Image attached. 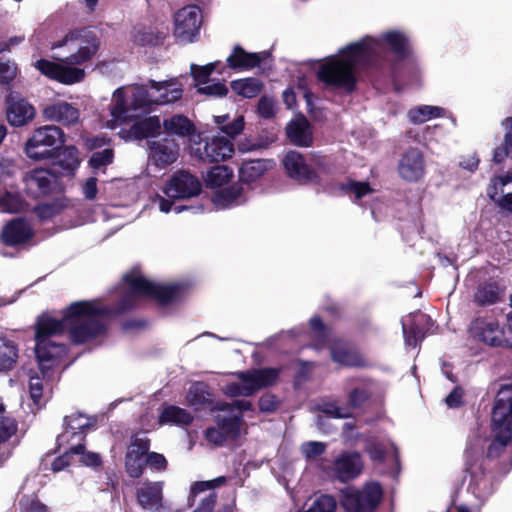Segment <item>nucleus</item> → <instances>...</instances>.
<instances>
[{"mask_svg": "<svg viewBox=\"0 0 512 512\" xmlns=\"http://www.w3.org/2000/svg\"><path fill=\"white\" fill-rule=\"evenodd\" d=\"M120 301L116 307H108L99 300L78 301L67 307L61 318L48 314L39 317L35 333V354L44 378L66 354V346L52 339L70 333L73 342L82 344L102 338L106 333V319L136 306L143 299H154L162 304L180 296L178 284H159L149 280L139 270H132L123 277Z\"/></svg>", "mask_w": 512, "mask_h": 512, "instance_id": "obj_1", "label": "nucleus"}, {"mask_svg": "<svg viewBox=\"0 0 512 512\" xmlns=\"http://www.w3.org/2000/svg\"><path fill=\"white\" fill-rule=\"evenodd\" d=\"M390 51L399 58L409 54V38L398 29L382 32L378 37L366 36L339 50L317 68V77L330 87L352 91L356 84V71L362 67H379Z\"/></svg>", "mask_w": 512, "mask_h": 512, "instance_id": "obj_2", "label": "nucleus"}, {"mask_svg": "<svg viewBox=\"0 0 512 512\" xmlns=\"http://www.w3.org/2000/svg\"><path fill=\"white\" fill-rule=\"evenodd\" d=\"M182 93V86L176 79L149 80L146 85L119 87L112 94L108 111L100 116L101 124L110 130L121 128L134 118L149 113L153 106L178 101Z\"/></svg>", "mask_w": 512, "mask_h": 512, "instance_id": "obj_3", "label": "nucleus"}, {"mask_svg": "<svg viewBox=\"0 0 512 512\" xmlns=\"http://www.w3.org/2000/svg\"><path fill=\"white\" fill-rule=\"evenodd\" d=\"M100 40L91 29H76L68 32L64 38L52 45V49L64 48L69 53L59 62L41 59L35 62V68L46 77L65 85L80 83L86 76L83 65L96 55Z\"/></svg>", "mask_w": 512, "mask_h": 512, "instance_id": "obj_4", "label": "nucleus"}, {"mask_svg": "<svg viewBox=\"0 0 512 512\" xmlns=\"http://www.w3.org/2000/svg\"><path fill=\"white\" fill-rule=\"evenodd\" d=\"M95 419L82 413H72L64 418V431L57 437V445H69L70 452L80 457V462L89 467L101 464L98 453L87 451L83 441L86 433L94 426Z\"/></svg>", "mask_w": 512, "mask_h": 512, "instance_id": "obj_5", "label": "nucleus"}, {"mask_svg": "<svg viewBox=\"0 0 512 512\" xmlns=\"http://www.w3.org/2000/svg\"><path fill=\"white\" fill-rule=\"evenodd\" d=\"M512 385H502L498 390L492 410V430L495 440L488 448V456L496 455L511 440L512 432Z\"/></svg>", "mask_w": 512, "mask_h": 512, "instance_id": "obj_6", "label": "nucleus"}, {"mask_svg": "<svg viewBox=\"0 0 512 512\" xmlns=\"http://www.w3.org/2000/svg\"><path fill=\"white\" fill-rule=\"evenodd\" d=\"M200 192L201 183L195 176L187 171H178L173 174L163 188V193L167 198L156 194L152 198V204L156 205L161 212L168 213L172 210V200L195 197Z\"/></svg>", "mask_w": 512, "mask_h": 512, "instance_id": "obj_7", "label": "nucleus"}, {"mask_svg": "<svg viewBox=\"0 0 512 512\" xmlns=\"http://www.w3.org/2000/svg\"><path fill=\"white\" fill-rule=\"evenodd\" d=\"M65 142L63 130L55 125H44L35 129L25 143L24 151L34 161L51 159L54 150Z\"/></svg>", "mask_w": 512, "mask_h": 512, "instance_id": "obj_8", "label": "nucleus"}, {"mask_svg": "<svg viewBox=\"0 0 512 512\" xmlns=\"http://www.w3.org/2000/svg\"><path fill=\"white\" fill-rule=\"evenodd\" d=\"M236 376V381H231L222 388L224 394L230 397H248L272 385L278 378V370L275 368L252 369L238 372Z\"/></svg>", "mask_w": 512, "mask_h": 512, "instance_id": "obj_9", "label": "nucleus"}, {"mask_svg": "<svg viewBox=\"0 0 512 512\" xmlns=\"http://www.w3.org/2000/svg\"><path fill=\"white\" fill-rule=\"evenodd\" d=\"M203 15L196 5L179 9L173 20V36L180 44L186 45L198 41L202 27Z\"/></svg>", "mask_w": 512, "mask_h": 512, "instance_id": "obj_10", "label": "nucleus"}, {"mask_svg": "<svg viewBox=\"0 0 512 512\" xmlns=\"http://www.w3.org/2000/svg\"><path fill=\"white\" fill-rule=\"evenodd\" d=\"M382 497L379 484L367 483L362 489L349 488L344 491L342 505L348 512H373Z\"/></svg>", "mask_w": 512, "mask_h": 512, "instance_id": "obj_11", "label": "nucleus"}, {"mask_svg": "<svg viewBox=\"0 0 512 512\" xmlns=\"http://www.w3.org/2000/svg\"><path fill=\"white\" fill-rule=\"evenodd\" d=\"M218 64V61L202 66L191 64L190 71L198 93L212 97H224L227 95L228 88L223 82L209 78L216 70Z\"/></svg>", "mask_w": 512, "mask_h": 512, "instance_id": "obj_12", "label": "nucleus"}, {"mask_svg": "<svg viewBox=\"0 0 512 512\" xmlns=\"http://www.w3.org/2000/svg\"><path fill=\"white\" fill-rule=\"evenodd\" d=\"M321 468L327 474L346 482L360 475L363 463L359 453L347 452L336 457L332 465L322 463Z\"/></svg>", "mask_w": 512, "mask_h": 512, "instance_id": "obj_13", "label": "nucleus"}, {"mask_svg": "<svg viewBox=\"0 0 512 512\" xmlns=\"http://www.w3.org/2000/svg\"><path fill=\"white\" fill-rule=\"evenodd\" d=\"M398 174L407 182H417L425 175V160L418 148H409L401 156L398 163Z\"/></svg>", "mask_w": 512, "mask_h": 512, "instance_id": "obj_14", "label": "nucleus"}, {"mask_svg": "<svg viewBox=\"0 0 512 512\" xmlns=\"http://www.w3.org/2000/svg\"><path fill=\"white\" fill-rule=\"evenodd\" d=\"M179 145L171 138H163L149 142L148 159L150 164L164 169L177 161Z\"/></svg>", "mask_w": 512, "mask_h": 512, "instance_id": "obj_15", "label": "nucleus"}, {"mask_svg": "<svg viewBox=\"0 0 512 512\" xmlns=\"http://www.w3.org/2000/svg\"><path fill=\"white\" fill-rule=\"evenodd\" d=\"M193 152L204 161H224L233 155L234 144L224 136H214L205 142L203 148H193Z\"/></svg>", "mask_w": 512, "mask_h": 512, "instance_id": "obj_16", "label": "nucleus"}, {"mask_svg": "<svg viewBox=\"0 0 512 512\" xmlns=\"http://www.w3.org/2000/svg\"><path fill=\"white\" fill-rule=\"evenodd\" d=\"M42 117L49 122H57L64 126H72L79 123V109L66 101H55L46 104L42 109Z\"/></svg>", "mask_w": 512, "mask_h": 512, "instance_id": "obj_17", "label": "nucleus"}, {"mask_svg": "<svg viewBox=\"0 0 512 512\" xmlns=\"http://www.w3.org/2000/svg\"><path fill=\"white\" fill-rule=\"evenodd\" d=\"M368 396L365 389H354L349 395V405L340 406L337 402L323 401L318 409L329 418H349L353 415V409L361 406Z\"/></svg>", "mask_w": 512, "mask_h": 512, "instance_id": "obj_18", "label": "nucleus"}, {"mask_svg": "<svg viewBox=\"0 0 512 512\" xmlns=\"http://www.w3.org/2000/svg\"><path fill=\"white\" fill-rule=\"evenodd\" d=\"M470 332L475 338L490 346H501L505 341L503 329L492 318L475 319L470 326Z\"/></svg>", "mask_w": 512, "mask_h": 512, "instance_id": "obj_19", "label": "nucleus"}, {"mask_svg": "<svg viewBox=\"0 0 512 512\" xmlns=\"http://www.w3.org/2000/svg\"><path fill=\"white\" fill-rule=\"evenodd\" d=\"M24 182L27 192L34 198L49 194L56 186V177L49 170L37 168L29 171Z\"/></svg>", "mask_w": 512, "mask_h": 512, "instance_id": "obj_20", "label": "nucleus"}, {"mask_svg": "<svg viewBox=\"0 0 512 512\" xmlns=\"http://www.w3.org/2000/svg\"><path fill=\"white\" fill-rule=\"evenodd\" d=\"M36 115V110L27 100L10 95L7 99L6 118L14 127H22L30 123Z\"/></svg>", "mask_w": 512, "mask_h": 512, "instance_id": "obj_21", "label": "nucleus"}, {"mask_svg": "<svg viewBox=\"0 0 512 512\" xmlns=\"http://www.w3.org/2000/svg\"><path fill=\"white\" fill-rule=\"evenodd\" d=\"M487 195L500 208L512 213V173L494 177L487 188Z\"/></svg>", "mask_w": 512, "mask_h": 512, "instance_id": "obj_22", "label": "nucleus"}, {"mask_svg": "<svg viewBox=\"0 0 512 512\" xmlns=\"http://www.w3.org/2000/svg\"><path fill=\"white\" fill-rule=\"evenodd\" d=\"M282 163L288 176L300 183L315 181L317 175L306 163L302 154L297 151H289L284 156Z\"/></svg>", "mask_w": 512, "mask_h": 512, "instance_id": "obj_23", "label": "nucleus"}, {"mask_svg": "<svg viewBox=\"0 0 512 512\" xmlns=\"http://www.w3.org/2000/svg\"><path fill=\"white\" fill-rule=\"evenodd\" d=\"M164 482H143L137 489V501L146 510L159 512L163 507Z\"/></svg>", "mask_w": 512, "mask_h": 512, "instance_id": "obj_24", "label": "nucleus"}, {"mask_svg": "<svg viewBox=\"0 0 512 512\" xmlns=\"http://www.w3.org/2000/svg\"><path fill=\"white\" fill-rule=\"evenodd\" d=\"M149 450V441L147 438H135L128 448L126 454V470L133 477L138 478L142 475L145 462V455Z\"/></svg>", "mask_w": 512, "mask_h": 512, "instance_id": "obj_25", "label": "nucleus"}, {"mask_svg": "<svg viewBox=\"0 0 512 512\" xmlns=\"http://www.w3.org/2000/svg\"><path fill=\"white\" fill-rule=\"evenodd\" d=\"M160 129L159 117L153 116L136 121L129 129H121L118 134L125 141H134L155 136Z\"/></svg>", "mask_w": 512, "mask_h": 512, "instance_id": "obj_26", "label": "nucleus"}, {"mask_svg": "<svg viewBox=\"0 0 512 512\" xmlns=\"http://www.w3.org/2000/svg\"><path fill=\"white\" fill-rule=\"evenodd\" d=\"M223 478H217L213 481H201L195 482L190 489L189 502L191 505L194 504L196 498L204 493V496L200 498V504L194 510V512H211L216 502V495L212 491L216 486V483L222 482Z\"/></svg>", "mask_w": 512, "mask_h": 512, "instance_id": "obj_27", "label": "nucleus"}, {"mask_svg": "<svg viewBox=\"0 0 512 512\" xmlns=\"http://www.w3.org/2000/svg\"><path fill=\"white\" fill-rule=\"evenodd\" d=\"M33 229L25 219L17 218L7 223L1 232V239L6 245L14 246L28 241Z\"/></svg>", "mask_w": 512, "mask_h": 512, "instance_id": "obj_28", "label": "nucleus"}, {"mask_svg": "<svg viewBox=\"0 0 512 512\" xmlns=\"http://www.w3.org/2000/svg\"><path fill=\"white\" fill-rule=\"evenodd\" d=\"M269 56L266 51L249 53L240 46H235L226 61L230 68L239 70H250L258 67Z\"/></svg>", "mask_w": 512, "mask_h": 512, "instance_id": "obj_29", "label": "nucleus"}, {"mask_svg": "<svg viewBox=\"0 0 512 512\" xmlns=\"http://www.w3.org/2000/svg\"><path fill=\"white\" fill-rule=\"evenodd\" d=\"M219 427L209 428L206 438L209 442L220 445L226 438H236L241 432V419L237 416L228 419H218Z\"/></svg>", "mask_w": 512, "mask_h": 512, "instance_id": "obj_30", "label": "nucleus"}, {"mask_svg": "<svg viewBox=\"0 0 512 512\" xmlns=\"http://www.w3.org/2000/svg\"><path fill=\"white\" fill-rule=\"evenodd\" d=\"M426 320L427 316L421 312L411 313L402 319V330L407 347L415 348L423 340L424 334L420 325Z\"/></svg>", "mask_w": 512, "mask_h": 512, "instance_id": "obj_31", "label": "nucleus"}, {"mask_svg": "<svg viewBox=\"0 0 512 512\" xmlns=\"http://www.w3.org/2000/svg\"><path fill=\"white\" fill-rule=\"evenodd\" d=\"M286 134L296 146L308 147L312 144L311 125L304 116L293 119L286 127Z\"/></svg>", "mask_w": 512, "mask_h": 512, "instance_id": "obj_32", "label": "nucleus"}, {"mask_svg": "<svg viewBox=\"0 0 512 512\" xmlns=\"http://www.w3.org/2000/svg\"><path fill=\"white\" fill-rule=\"evenodd\" d=\"M365 451L373 462H384L391 456L395 462L398 460L397 449L389 440H380L377 437H370L366 441Z\"/></svg>", "mask_w": 512, "mask_h": 512, "instance_id": "obj_33", "label": "nucleus"}, {"mask_svg": "<svg viewBox=\"0 0 512 512\" xmlns=\"http://www.w3.org/2000/svg\"><path fill=\"white\" fill-rule=\"evenodd\" d=\"M216 208L226 209L235 205H240L246 201L243 195V188L239 184L218 190L212 197Z\"/></svg>", "mask_w": 512, "mask_h": 512, "instance_id": "obj_34", "label": "nucleus"}, {"mask_svg": "<svg viewBox=\"0 0 512 512\" xmlns=\"http://www.w3.org/2000/svg\"><path fill=\"white\" fill-rule=\"evenodd\" d=\"M162 125L166 133L178 137H189L195 131L193 123L186 116L181 114H175L164 119Z\"/></svg>", "mask_w": 512, "mask_h": 512, "instance_id": "obj_35", "label": "nucleus"}, {"mask_svg": "<svg viewBox=\"0 0 512 512\" xmlns=\"http://www.w3.org/2000/svg\"><path fill=\"white\" fill-rule=\"evenodd\" d=\"M331 356L334 362L346 366H362L364 360L359 353L350 349L346 344L334 343L331 346Z\"/></svg>", "mask_w": 512, "mask_h": 512, "instance_id": "obj_36", "label": "nucleus"}, {"mask_svg": "<svg viewBox=\"0 0 512 512\" xmlns=\"http://www.w3.org/2000/svg\"><path fill=\"white\" fill-rule=\"evenodd\" d=\"M272 161L257 159L246 161L239 170L242 182L250 183L259 179L271 167Z\"/></svg>", "mask_w": 512, "mask_h": 512, "instance_id": "obj_37", "label": "nucleus"}, {"mask_svg": "<svg viewBox=\"0 0 512 512\" xmlns=\"http://www.w3.org/2000/svg\"><path fill=\"white\" fill-rule=\"evenodd\" d=\"M443 116H445V109L433 105H419L410 109L407 114L409 121L414 124H422Z\"/></svg>", "mask_w": 512, "mask_h": 512, "instance_id": "obj_38", "label": "nucleus"}, {"mask_svg": "<svg viewBox=\"0 0 512 512\" xmlns=\"http://www.w3.org/2000/svg\"><path fill=\"white\" fill-rule=\"evenodd\" d=\"M193 417L185 409L177 406L168 405L165 406L160 415L158 423L163 424H175V425H189L192 422Z\"/></svg>", "mask_w": 512, "mask_h": 512, "instance_id": "obj_39", "label": "nucleus"}, {"mask_svg": "<svg viewBox=\"0 0 512 512\" xmlns=\"http://www.w3.org/2000/svg\"><path fill=\"white\" fill-rule=\"evenodd\" d=\"M166 34V31H154L151 27L136 26L131 32V38L138 45H156L166 37Z\"/></svg>", "mask_w": 512, "mask_h": 512, "instance_id": "obj_40", "label": "nucleus"}, {"mask_svg": "<svg viewBox=\"0 0 512 512\" xmlns=\"http://www.w3.org/2000/svg\"><path fill=\"white\" fill-rule=\"evenodd\" d=\"M56 164L62 169V174L72 175L80 164L79 151L73 146L64 148Z\"/></svg>", "mask_w": 512, "mask_h": 512, "instance_id": "obj_41", "label": "nucleus"}, {"mask_svg": "<svg viewBox=\"0 0 512 512\" xmlns=\"http://www.w3.org/2000/svg\"><path fill=\"white\" fill-rule=\"evenodd\" d=\"M231 88L243 98H253L260 93L262 83L256 78H244L232 81Z\"/></svg>", "mask_w": 512, "mask_h": 512, "instance_id": "obj_42", "label": "nucleus"}, {"mask_svg": "<svg viewBox=\"0 0 512 512\" xmlns=\"http://www.w3.org/2000/svg\"><path fill=\"white\" fill-rule=\"evenodd\" d=\"M503 127L505 129L504 141L495 149L493 155V160L496 163H501L506 158L512 157V117L503 122Z\"/></svg>", "mask_w": 512, "mask_h": 512, "instance_id": "obj_43", "label": "nucleus"}, {"mask_svg": "<svg viewBox=\"0 0 512 512\" xmlns=\"http://www.w3.org/2000/svg\"><path fill=\"white\" fill-rule=\"evenodd\" d=\"M18 358V350L10 340L0 339V371L10 370Z\"/></svg>", "mask_w": 512, "mask_h": 512, "instance_id": "obj_44", "label": "nucleus"}, {"mask_svg": "<svg viewBox=\"0 0 512 512\" xmlns=\"http://www.w3.org/2000/svg\"><path fill=\"white\" fill-rule=\"evenodd\" d=\"M233 177V171L228 166H215L206 176V183L213 188H221Z\"/></svg>", "mask_w": 512, "mask_h": 512, "instance_id": "obj_45", "label": "nucleus"}, {"mask_svg": "<svg viewBox=\"0 0 512 512\" xmlns=\"http://www.w3.org/2000/svg\"><path fill=\"white\" fill-rule=\"evenodd\" d=\"M186 400L187 403L195 409L204 405L209 400L206 385L203 383L192 384L187 392Z\"/></svg>", "mask_w": 512, "mask_h": 512, "instance_id": "obj_46", "label": "nucleus"}, {"mask_svg": "<svg viewBox=\"0 0 512 512\" xmlns=\"http://www.w3.org/2000/svg\"><path fill=\"white\" fill-rule=\"evenodd\" d=\"M24 203L17 193H0V212L17 213L23 210Z\"/></svg>", "mask_w": 512, "mask_h": 512, "instance_id": "obj_47", "label": "nucleus"}, {"mask_svg": "<svg viewBox=\"0 0 512 512\" xmlns=\"http://www.w3.org/2000/svg\"><path fill=\"white\" fill-rule=\"evenodd\" d=\"M53 379V371H50V378H42L38 375H31L29 380L30 396L36 405L40 404V400L43 396L44 389L49 385V382Z\"/></svg>", "mask_w": 512, "mask_h": 512, "instance_id": "obj_48", "label": "nucleus"}, {"mask_svg": "<svg viewBox=\"0 0 512 512\" xmlns=\"http://www.w3.org/2000/svg\"><path fill=\"white\" fill-rule=\"evenodd\" d=\"M499 293V287L495 283H487L478 288L475 299L481 304H493L497 301Z\"/></svg>", "mask_w": 512, "mask_h": 512, "instance_id": "obj_49", "label": "nucleus"}, {"mask_svg": "<svg viewBox=\"0 0 512 512\" xmlns=\"http://www.w3.org/2000/svg\"><path fill=\"white\" fill-rule=\"evenodd\" d=\"M59 449H63V452L60 456L56 457L51 463V470L53 472H60L69 466L72 463H80V457L72 454L69 449V445H65L64 447H59Z\"/></svg>", "mask_w": 512, "mask_h": 512, "instance_id": "obj_50", "label": "nucleus"}, {"mask_svg": "<svg viewBox=\"0 0 512 512\" xmlns=\"http://www.w3.org/2000/svg\"><path fill=\"white\" fill-rule=\"evenodd\" d=\"M310 328L315 338V347L321 348L326 342L330 341V332L322 324L318 317H313L310 320Z\"/></svg>", "mask_w": 512, "mask_h": 512, "instance_id": "obj_51", "label": "nucleus"}, {"mask_svg": "<svg viewBox=\"0 0 512 512\" xmlns=\"http://www.w3.org/2000/svg\"><path fill=\"white\" fill-rule=\"evenodd\" d=\"M4 411V405L0 402V443L8 440L17 429L16 422L13 419L4 416Z\"/></svg>", "mask_w": 512, "mask_h": 512, "instance_id": "obj_52", "label": "nucleus"}, {"mask_svg": "<svg viewBox=\"0 0 512 512\" xmlns=\"http://www.w3.org/2000/svg\"><path fill=\"white\" fill-rule=\"evenodd\" d=\"M344 189L347 193L353 195L356 201L372 193L371 187L366 182L349 181L346 183Z\"/></svg>", "mask_w": 512, "mask_h": 512, "instance_id": "obj_53", "label": "nucleus"}, {"mask_svg": "<svg viewBox=\"0 0 512 512\" xmlns=\"http://www.w3.org/2000/svg\"><path fill=\"white\" fill-rule=\"evenodd\" d=\"M335 509V499L329 495H321L314 500L312 506L308 510L309 512H334Z\"/></svg>", "mask_w": 512, "mask_h": 512, "instance_id": "obj_54", "label": "nucleus"}, {"mask_svg": "<svg viewBox=\"0 0 512 512\" xmlns=\"http://www.w3.org/2000/svg\"><path fill=\"white\" fill-rule=\"evenodd\" d=\"M326 450V444L319 441H309L301 445V452L306 459L312 460L320 456Z\"/></svg>", "mask_w": 512, "mask_h": 512, "instance_id": "obj_55", "label": "nucleus"}, {"mask_svg": "<svg viewBox=\"0 0 512 512\" xmlns=\"http://www.w3.org/2000/svg\"><path fill=\"white\" fill-rule=\"evenodd\" d=\"M113 151L112 149H104L103 151L95 152L91 156L89 163L91 167L95 169H99L101 167L107 166L113 161Z\"/></svg>", "mask_w": 512, "mask_h": 512, "instance_id": "obj_56", "label": "nucleus"}, {"mask_svg": "<svg viewBox=\"0 0 512 512\" xmlns=\"http://www.w3.org/2000/svg\"><path fill=\"white\" fill-rule=\"evenodd\" d=\"M17 68L14 63L0 58V83L8 84L16 76Z\"/></svg>", "mask_w": 512, "mask_h": 512, "instance_id": "obj_57", "label": "nucleus"}, {"mask_svg": "<svg viewBox=\"0 0 512 512\" xmlns=\"http://www.w3.org/2000/svg\"><path fill=\"white\" fill-rule=\"evenodd\" d=\"M257 111L261 117L271 118L275 115L276 104L272 98L261 97L258 102Z\"/></svg>", "mask_w": 512, "mask_h": 512, "instance_id": "obj_58", "label": "nucleus"}, {"mask_svg": "<svg viewBox=\"0 0 512 512\" xmlns=\"http://www.w3.org/2000/svg\"><path fill=\"white\" fill-rule=\"evenodd\" d=\"M244 126V117L242 115H238L235 119L232 120V122L222 126L221 130L228 136L235 137L243 131Z\"/></svg>", "mask_w": 512, "mask_h": 512, "instance_id": "obj_59", "label": "nucleus"}, {"mask_svg": "<svg viewBox=\"0 0 512 512\" xmlns=\"http://www.w3.org/2000/svg\"><path fill=\"white\" fill-rule=\"evenodd\" d=\"M275 140V137L272 136L267 142L265 143H256V142H251L250 140L248 139H244V140H240L237 144V148L240 152L242 153H246V152H250V151H255V150H258L260 148H265L267 147L271 142H273Z\"/></svg>", "mask_w": 512, "mask_h": 512, "instance_id": "obj_60", "label": "nucleus"}, {"mask_svg": "<svg viewBox=\"0 0 512 512\" xmlns=\"http://www.w3.org/2000/svg\"><path fill=\"white\" fill-rule=\"evenodd\" d=\"M480 163V159L476 153H470L461 157L459 166L469 172L477 170Z\"/></svg>", "mask_w": 512, "mask_h": 512, "instance_id": "obj_61", "label": "nucleus"}, {"mask_svg": "<svg viewBox=\"0 0 512 512\" xmlns=\"http://www.w3.org/2000/svg\"><path fill=\"white\" fill-rule=\"evenodd\" d=\"M278 401L274 395L264 394L259 400V408L262 412L270 413L276 410Z\"/></svg>", "mask_w": 512, "mask_h": 512, "instance_id": "obj_62", "label": "nucleus"}, {"mask_svg": "<svg viewBox=\"0 0 512 512\" xmlns=\"http://www.w3.org/2000/svg\"><path fill=\"white\" fill-rule=\"evenodd\" d=\"M82 191L86 199H94L98 192L97 179L94 177L88 178L82 186Z\"/></svg>", "mask_w": 512, "mask_h": 512, "instance_id": "obj_63", "label": "nucleus"}, {"mask_svg": "<svg viewBox=\"0 0 512 512\" xmlns=\"http://www.w3.org/2000/svg\"><path fill=\"white\" fill-rule=\"evenodd\" d=\"M463 390L456 387L445 399L446 404L450 408H457L462 405Z\"/></svg>", "mask_w": 512, "mask_h": 512, "instance_id": "obj_64", "label": "nucleus"}]
</instances>
